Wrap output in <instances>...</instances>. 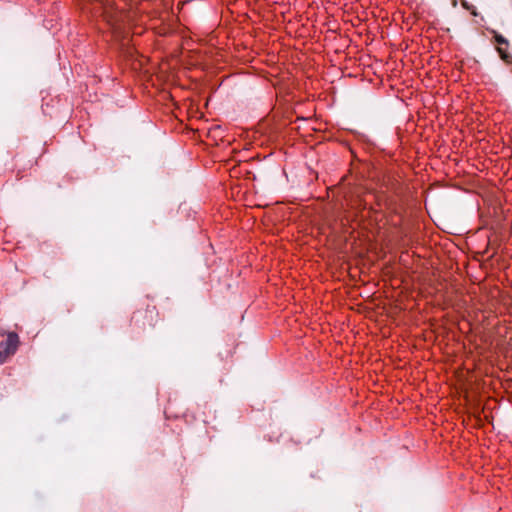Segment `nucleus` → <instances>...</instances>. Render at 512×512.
<instances>
[{
  "label": "nucleus",
  "instance_id": "f257e3e1",
  "mask_svg": "<svg viewBox=\"0 0 512 512\" xmlns=\"http://www.w3.org/2000/svg\"><path fill=\"white\" fill-rule=\"evenodd\" d=\"M18 345V335L14 332L8 333L5 342L0 344V364L4 363L8 357L16 352Z\"/></svg>",
  "mask_w": 512,
  "mask_h": 512
},
{
  "label": "nucleus",
  "instance_id": "f03ea898",
  "mask_svg": "<svg viewBox=\"0 0 512 512\" xmlns=\"http://www.w3.org/2000/svg\"><path fill=\"white\" fill-rule=\"evenodd\" d=\"M491 33L493 35L495 43L497 44L496 48H497L498 53L500 54L502 59L507 60L509 57V55H508V47H509L508 40L495 30L491 31Z\"/></svg>",
  "mask_w": 512,
  "mask_h": 512
}]
</instances>
